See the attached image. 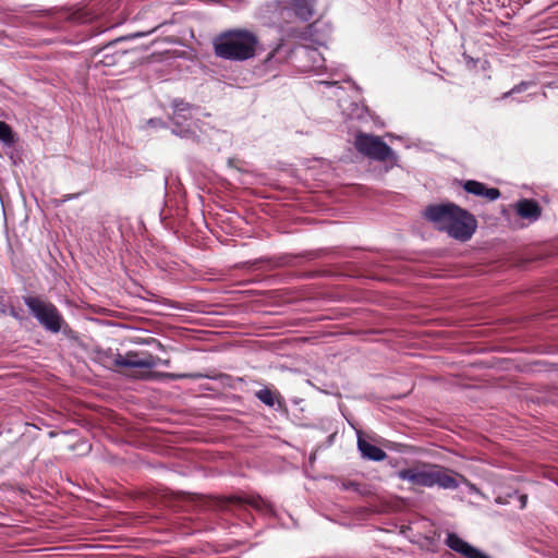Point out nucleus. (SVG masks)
<instances>
[{
    "instance_id": "nucleus-11",
    "label": "nucleus",
    "mask_w": 558,
    "mask_h": 558,
    "mask_svg": "<svg viewBox=\"0 0 558 558\" xmlns=\"http://www.w3.org/2000/svg\"><path fill=\"white\" fill-rule=\"evenodd\" d=\"M291 53V50L286 48L283 39L276 45V47L267 54L264 64L267 69H274L278 64L286 62Z\"/></svg>"
},
{
    "instance_id": "nucleus-13",
    "label": "nucleus",
    "mask_w": 558,
    "mask_h": 558,
    "mask_svg": "<svg viewBox=\"0 0 558 558\" xmlns=\"http://www.w3.org/2000/svg\"><path fill=\"white\" fill-rule=\"evenodd\" d=\"M288 4L302 21H310L314 15V0H288Z\"/></svg>"
},
{
    "instance_id": "nucleus-15",
    "label": "nucleus",
    "mask_w": 558,
    "mask_h": 558,
    "mask_svg": "<svg viewBox=\"0 0 558 558\" xmlns=\"http://www.w3.org/2000/svg\"><path fill=\"white\" fill-rule=\"evenodd\" d=\"M0 141L9 146L14 143L12 129L3 121H0Z\"/></svg>"
},
{
    "instance_id": "nucleus-19",
    "label": "nucleus",
    "mask_w": 558,
    "mask_h": 558,
    "mask_svg": "<svg viewBox=\"0 0 558 558\" xmlns=\"http://www.w3.org/2000/svg\"><path fill=\"white\" fill-rule=\"evenodd\" d=\"M150 33H151V31H150V32H148V34H150ZM145 35H147V33H135V34L129 35L126 38H128V39H133V38L143 37V36H145Z\"/></svg>"
},
{
    "instance_id": "nucleus-10",
    "label": "nucleus",
    "mask_w": 558,
    "mask_h": 558,
    "mask_svg": "<svg viewBox=\"0 0 558 558\" xmlns=\"http://www.w3.org/2000/svg\"><path fill=\"white\" fill-rule=\"evenodd\" d=\"M517 214L524 219L535 221L541 217L542 209L534 199L523 198L515 204Z\"/></svg>"
},
{
    "instance_id": "nucleus-21",
    "label": "nucleus",
    "mask_w": 558,
    "mask_h": 558,
    "mask_svg": "<svg viewBox=\"0 0 558 558\" xmlns=\"http://www.w3.org/2000/svg\"><path fill=\"white\" fill-rule=\"evenodd\" d=\"M526 498L527 497L525 495L521 496V504H522L521 507L522 508L525 507Z\"/></svg>"
},
{
    "instance_id": "nucleus-20",
    "label": "nucleus",
    "mask_w": 558,
    "mask_h": 558,
    "mask_svg": "<svg viewBox=\"0 0 558 558\" xmlns=\"http://www.w3.org/2000/svg\"><path fill=\"white\" fill-rule=\"evenodd\" d=\"M10 314H11L14 318L20 319V315L16 313V311H15L14 308H12V310L10 311Z\"/></svg>"
},
{
    "instance_id": "nucleus-14",
    "label": "nucleus",
    "mask_w": 558,
    "mask_h": 558,
    "mask_svg": "<svg viewBox=\"0 0 558 558\" xmlns=\"http://www.w3.org/2000/svg\"><path fill=\"white\" fill-rule=\"evenodd\" d=\"M255 397L268 407L275 405L276 393L268 388L256 391Z\"/></svg>"
},
{
    "instance_id": "nucleus-26",
    "label": "nucleus",
    "mask_w": 558,
    "mask_h": 558,
    "mask_svg": "<svg viewBox=\"0 0 558 558\" xmlns=\"http://www.w3.org/2000/svg\"><path fill=\"white\" fill-rule=\"evenodd\" d=\"M324 84L326 85H333L335 83L333 82H323Z\"/></svg>"
},
{
    "instance_id": "nucleus-17",
    "label": "nucleus",
    "mask_w": 558,
    "mask_h": 558,
    "mask_svg": "<svg viewBox=\"0 0 558 558\" xmlns=\"http://www.w3.org/2000/svg\"><path fill=\"white\" fill-rule=\"evenodd\" d=\"M530 86V83L527 82H522L520 83L519 85H515L512 89H510L509 92L505 93L504 94V98H507L508 96L512 95V94H517V93H521L525 89H527V87Z\"/></svg>"
},
{
    "instance_id": "nucleus-5",
    "label": "nucleus",
    "mask_w": 558,
    "mask_h": 558,
    "mask_svg": "<svg viewBox=\"0 0 558 558\" xmlns=\"http://www.w3.org/2000/svg\"><path fill=\"white\" fill-rule=\"evenodd\" d=\"M23 300L33 316L46 330L53 333L61 330L63 318L53 303L37 296H25Z\"/></svg>"
},
{
    "instance_id": "nucleus-18",
    "label": "nucleus",
    "mask_w": 558,
    "mask_h": 558,
    "mask_svg": "<svg viewBox=\"0 0 558 558\" xmlns=\"http://www.w3.org/2000/svg\"><path fill=\"white\" fill-rule=\"evenodd\" d=\"M100 62H101L104 65H107V66H109V65H113V64L116 63V61H114V60L109 59V54H108V53H106V54L104 56V59H102Z\"/></svg>"
},
{
    "instance_id": "nucleus-27",
    "label": "nucleus",
    "mask_w": 558,
    "mask_h": 558,
    "mask_svg": "<svg viewBox=\"0 0 558 558\" xmlns=\"http://www.w3.org/2000/svg\"><path fill=\"white\" fill-rule=\"evenodd\" d=\"M457 476H458L459 478H461V480H464L463 475H459V474H457Z\"/></svg>"
},
{
    "instance_id": "nucleus-2",
    "label": "nucleus",
    "mask_w": 558,
    "mask_h": 558,
    "mask_svg": "<svg viewBox=\"0 0 558 558\" xmlns=\"http://www.w3.org/2000/svg\"><path fill=\"white\" fill-rule=\"evenodd\" d=\"M215 54L230 61H245L255 57L260 49L257 35L247 28L227 29L214 40Z\"/></svg>"
},
{
    "instance_id": "nucleus-24",
    "label": "nucleus",
    "mask_w": 558,
    "mask_h": 558,
    "mask_svg": "<svg viewBox=\"0 0 558 558\" xmlns=\"http://www.w3.org/2000/svg\"><path fill=\"white\" fill-rule=\"evenodd\" d=\"M77 20L82 23H86L87 21H89L90 19H81V16L77 17Z\"/></svg>"
},
{
    "instance_id": "nucleus-23",
    "label": "nucleus",
    "mask_w": 558,
    "mask_h": 558,
    "mask_svg": "<svg viewBox=\"0 0 558 558\" xmlns=\"http://www.w3.org/2000/svg\"><path fill=\"white\" fill-rule=\"evenodd\" d=\"M76 196H77L76 194H74V195H68V196H65V197H64L63 202H65V201H68V199H71V198H73V197H76Z\"/></svg>"
},
{
    "instance_id": "nucleus-16",
    "label": "nucleus",
    "mask_w": 558,
    "mask_h": 558,
    "mask_svg": "<svg viewBox=\"0 0 558 558\" xmlns=\"http://www.w3.org/2000/svg\"><path fill=\"white\" fill-rule=\"evenodd\" d=\"M166 376L171 379H182V378L199 379V378L204 377L202 374H198V373H196V374H166Z\"/></svg>"
},
{
    "instance_id": "nucleus-7",
    "label": "nucleus",
    "mask_w": 558,
    "mask_h": 558,
    "mask_svg": "<svg viewBox=\"0 0 558 558\" xmlns=\"http://www.w3.org/2000/svg\"><path fill=\"white\" fill-rule=\"evenodd\" d=\"M161 362L159 357L150 354L145 357H138L136 352L130 351L125 355L116 353L112 355V365L114 367H130V368H154Z\"/></svg>"
},
{
    "instance_id": "nucleus-8",
    "label": "nucleus",
    "mask_w": 558,
    "mask_h": 558,
    "mask_svg": "<svg viewBox=\"0 0 558 558\" xmlns=\"http://www.w3.org/2000/svg\"><path fill=\"white\" fill-rule=\"evenodd\" d=\"M445 544L464 558H490L452 532L447 533Z\"/></svg>"
},
{
    "instance_id": "nucleus-9",
    "label": "nucleus",
    "mask_w": 558,
    "mask_h": 558,
    "mask_svg": "<svg viewBox=\"0 0 558 558\" xmlns=\"http://www.w3.org/2000/svg\"><path fill=\"white\" fill-rule=\"evenodd\" d=\"M463 189L465 192L473 194L475 196L484 197L490 202L496 201L500 197V191L496 187H487L484 183L468 180L463 184Z\"/></svg>"
},
{
    "instance_id": "nucleus-4",
    "label": "nucleus",
    "mask_w": 558,
    "mask_h": 558,
    "mask_svg": "<svg viewBox=\"0 0 558 558\" xmlns=\"http://www.w3.org/2000/svg\"><path fill=\"white\" fill-rule=\"evenodd\" d=\"M354 146L360 154L372 160H389L391 167L398 165V155L377 135L359 133Z\"/></svg>"
},
{
    "instance_id": "nucleus-6",
    "label": "nucleus",
    "mask_w": 558,
    "mask_h": 558,
    "mask_svg": "<svg viewBox=\"0 0 558 558\" xmlns=\"http://www.w3.org/2000/svg\"><path fill=\"white\" fill-rule=\"evenodd\" d=\"M172 108V117L171 120L175 128L172 130V133L179 135L181 137H191L194 135L190 129H180L182 121H187L192 119V109L193 105L186 102L183 99L175 98L171 102Z\"/></svg>"
},
{
    "instance_id": "nucleus-25",
    "label": "nucleus",
    "mask_w": 558,
    "mask_h": 558,
    "mask_svg": "<svg viewBox=\"0 0 558 558\" xmlns=\"http://www.w3.org/2000/svg\"><path fill=\"white\" fill-rule=\"evenodd\" d=\"M161 363H162L163 365L168 366L170 362H169V360H166V361H162Z\"/></svg>"
},
{
    "instance_id": "nucleus-1",
    "label": "nucleus",
    "mask_w": 558,
    "mask_h": 558,
    "mask_svg": "<svg viewBox=\"0 0 558 558\" xmlns=\"http://www.w3.org/2000/svg\"><path fill=\"white\" fill-rule=\"evenodd\" d=\"M424 215L438 230L462 242L470 240L477 228L474 215L453 203L430 205Z\"/></svg>"
},
{
    "instance_id": "nucleus-22",
    "label": "nucleus",
    "mask_w": 558,
    "mask_h": 558,
    "mask_svg": "<svg viewBox=\"0 0 558 558\" xmlns=\"http://www.w3.org/2000/svg\"><path fill=\"white\" fill-rule=\"evenodd\" d=\"M113 44H114V41H112V43L108 44L106 47H104V48L101 49V51H107V50H109Z\"/></svg>"
},
{
    "instance_id": "nucleus-12",
    "label": "nucleus",
    "mask_w": 558,
    "mask_h": 558,
    "mask_svg": "<svg viewBox=\"0 0 558 558\" xmlns=\"http://www.w3.org/2000/svg\"><path fill=\"white\" fill-rule=\"evenodd\" d=\"M357 449L360 450L363 458L371 461H383L387 457V453L381 448L368 442L361 437L357 438Z\"/></svg>"
},
{
    "instance_id": "nucleus-3",
    "label": "nucleus",
    "mask_w": 558,
    "mask_h": 558,
    "mask_svg": "<svg viewBox=\"0 0 558 558\" xmlns=\"http://www.w3.org/2000/svg\"><path fill=\"white\" fill-rule=\"evenodd\" d=\"M397 476L423 487L438 486L442 489H457L460 485L458 478L437 465L412 466L397 472Z\"/></svg>"
}]
</instances>
